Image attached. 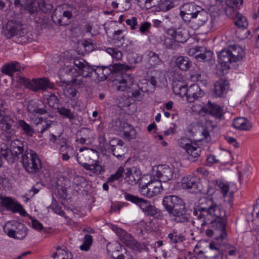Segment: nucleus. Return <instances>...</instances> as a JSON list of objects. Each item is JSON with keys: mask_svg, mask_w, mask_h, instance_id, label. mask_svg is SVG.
<instances>
[{"mask_svg": "<svg viewBox=\"0 0 259 259\" xmlns=\"http://www.w3.org/2000/svg\"><path fill=\"white\" fill-rule=\"evenodd\" d=\"M193 215L200 221L202 226L218 217H226V212L211 199L202 197L193 207Z\"/></svg>", "mask_w": 259, "mask_h": 259, "instance_id": "nucleus-1", "label": "nucleus"}, {"mask_svg": "<svg viewBox=\"0 0 259 259\" xmlns=\"http://www.w3.org/2000/svg\"><path fill=\"white\" fill-rule=\"evenodd\" d=\"M162 205L169 217L175 222L183 224L189 222V218L187 215L188 210L186 203L180 197L174 195L164 196Z\"/></svg>", "mask_w": 259, "mask_h": 259, "instance_id": "nucleus-2", "label": "nucleus"}, {"mask_svg": "<svg viewBox=\"0 0 259 259\" xmlns=\"http://www.w3.org/2000/svg\"><path fill=\"white\" fill-rule=\"evenodd\" d=\"M103 74L106 79L111 73L115 74V84L116 90L124 92L133 84V77L126 71L131 69V66L123 64H114L112 66H102Z\"/></svg>", "mask_w": 259, "mask_h": 259, "instance_id": "nucleus-3", "label": "nucleus"}, {"mask_svg": "<svg viewBox=\"0 0 259 259\" xmlns=\"http://www.w3.org/2000/svg\"><path fill=\"white\" fill-rule=\"evenodd\" d=\"M79 150L82 153L79 156L78 155L77 156L76 160L86 170L96 174H101L104 171L99 161L94 159L96 156V154L92 150H89L86 147L80 148Z\"/></svg>", "mask_w": 259, "mask_h": 259, "instance_id": "nucleus-4", "label": "nucleus"}, {"mask_svg": "<svg viewBox=\"0 0 259 259\" xmlns=\"http://www.w3.org/2000/svg\"><path fill=\"white\" fill-rule=\"evenodd\" d=\"M141 175V171L137 167L133 166L124 169L123 167L120 166L115 174L111 175L107 179V182L112 184L115 181L119 180L123 177L129 185H134L137 184L140 180Z\"/></svg>", "mask_w": 259, "mask_h": 259, "instance_id": "nucleus-5", "label": "nucleus"}, {"mask_svg": "<svg viewBox=\"0 0 259 259\" xmlns=\"http://www.w3.org/2000/svg\"><path fill=\"white\" fill-rule=\"evenodd\" d=\"M21 162L24 168L29 174L38 172L41 167V161L38 154L32 150H26L21 155Z\"/></svg>", "mask_w": 259, "mask_h": 259, "instance_id": "nucleus-6", "label": "nucleus"}, {"mask_svg": "<svg viewBox=\"0 0 259 259\" xmlns=\"http://www.w3.org/2000/svg\"><path fill=\"white\" fill-rule=\"evenodd\" d=\"M227 220V215L224 217H218L215 218L212 221L206 223L211 224V229H208L206 231V235L209 237L214 236V241H223L227 237V234L226 231V225Z\"/></svg>", "mask_w": 259, "mask_h": 259, "instance_id": "nucleus-7", "label": "nucleus"}, {"mask_svg": "<svg viewBox=\"0 0 259 259\" xmlns=\"http://www.w3.org/2000/svg\"><path fill=\"white\" fill-rule=\"evenodd\" d=\"M4 230L9 237L15 239L23 240L27 235L28 229L24 224L13 220L6 224Z\"/></svg>", "mask_w": 259, "mask_h": 259, "instance_id": "nucleus-8", "label": "nucleus"}, {"mask_svg": "<svg viewBox=\"0 0 259 259\" xmlns=\"http://www.w3.org/2000/svg\"><path fill=\"white\" fill-rule=\"evenodd\" d=\"M18 81L21 85L35 92L40 91H44L48 88L53 89L54 86L53 83L51 82L47 78L45 77L30 80L23 76H19Z\"/></svg>", "mask_w": 259, "mask_h": 259, "instance_id": "nucleus-9", "label": "nucleus"}, {"mask_svg": "<svg viewBox=\"0 0 259 259\" xmlns=\"http://www.w3.org/2000/svg\"><path fill=\"white\" fill-rule=\"evenodd\" d=\"M226 240L222 241H213L208 245V250L206 251L208 259H219L223 256L227 249L231 248Z\"/></svg>", "mask_w": 259, "mask_h": 259, "instance_id": "nucleus-10", "label": "nucleus"}, {"mask_svg": "<svg viewBox=\"0 0 259 259\" xmlns=\"http://www.w3.org/2000/svg\"><path fill=\"white\" fill-rule=\"evenodd\" d=\"M180 146L183 148L189 154V159L191 160H195V158L199 157L201 152V148L197 144L192 143L188 138H181L179 141Z\"/></svg>", "mask_w": 259, "mask_h": 259, "instance_id": "nucleus-11", "label": "nucleus"}, {"mask_svg": "<svg viewBox=\"0 0 259 259\" xmlns=\"http://www.w3.org/2000/svg\"><path fill=\"white\" fill-rule=\"evenodd\" d=\"M162 190L161 183L158 180L151 181L142 186L140 188L141 193L148 198L157 196L162 192Z\"/></svg>", "mask_w": 259, "mask_h": 259, "instance_id": "nucleus-12", "label": "nucleus"}, {"mask_svg": "<svg viewBox=\"0 0 259 259\" xmlns=\"http://www.w3.org/2000/svg\"><path fill=\"white\" fill-rule=\"evenodd\" d=\"M23 26L19 21L11 20L8 21L3 27L2 34L7 39L21 34Z\"/></svg>", "mask_w": 259, "mask_h": 259, "instance_id": "nucleus-13", "label": "nucleus"}, {"mask_svg": "<svg viewBox=\"0 0 259 259\" xmlns=\"http://www.w3.org/2000/svg\"><path fill=\"white\" fill-rule=\"evenodd\" d=\"M0 127L6 132L7 135L6 136L7 140L9 141L18 130L17 122L11 116H4L0 120Z\"/></svg>", "mask_w": 259, "mask_h": 259, "instance_id": "nucleus-14", "label": "nucleus"}, {"mask_svg": "<svg viewBox=\"0 0 259 259\" xmlns=\"http://www.w3.org/2000/svg\"><path fill=\"white\" fill-rule=\"evenodd\" d=\"M187 53L189 55L194 56L199 61H209L213 56L211 51L207 50L205 48L197 46L189 49Z\"/></svg>", "mask_w": 259, "mask_h": 259, "instance_id": "nucleus-15", "label": "nucleus"}, {"mask_svg": "<svg viewBox=\"0 0 259 259\" xmlns=\"http://www.w3.org/2000/svg\"><path fill=\"white\" fill-rule=\"evenodd\" d=\"M73 64L78 69V73L82 77L90 78L92 80L95 66H91L82 58H76L73 60Z\"/></svg>", "mask_w": 259, "mask_h": 259, "instance_id": "nucleus-16", "label": "nucleus"}, {"mask_svg": "<svg viewBox=\"0 0 259 259\" xmlns=\"http://www.w3.org/2000/svg\"><path fill=\"white\" fill-rule=\"evenodd\" d=\"M72 17V13L66 11L62 7L56 8L53 13L52 18L53 22L59 25L65 26L68 24V21Z\"/></svg>", "mask_w": 259, "mask_h": 259, "instance_id": "nucleus-17", "label": "nucleus"}, {"mask_svg": "<svg viewBox=\"0 0 259 259\" xmlns=\"http://www.w3.org/2000/svg\"><path fill=\"white\" fill-rule=\"evenodd\" d=\"M27 110L31 117L33 115H43L48 113L46 104L40 100H31L29 102Z\"/></svg>", "mask_w": 259, "mask_h": 259, "instance_id": "nucleus-18", "label": "nucleus"}, {"mask_svg": "<svg viewBox=\"0 0 259 259\" xmlns=\"http://www.w3.org/2000/svg\"><path fill=\"white\" fill-rule=\"evenodd\" d=\"M182 186L185 189H194L203 192L200 178L191 175L185 177L182 180Z\"/></svg>", "mask_w": 259, "mask_h": 259, "instance_id": "nucleus-19", "label": "nucleus"}, {"mask_svg": "<svg viewBox=\"0 0 259 259\" xmlns=\"http://www.w3.org/2000/svg\"><path fill=\"white\" fill-rule=\"evenodd\" d=\"M1 204L6 208L7 210L13 212H19L22 215H25L26 213L22 205L15 202L12 198L8 197H1Z\"/></svg>", "mask_w": 259, "mask_h": 259, "instance_id": "nucleus-20", "label": "nucleus"}, {"mask_svg": "<svg viewBox=\"0 0 259 259\" xmlns=\"http://www.w3.org/2000/svg\"><path fill=\"white\" fill-rule=\"evenodd\" d=\"M115 124L118 131L123 132V136L124 139L130 141L136 138V130L134 129V127L128 123L118 120L115 122Z\"/></svg>", "mask_w": 259, "mask_h": 259, "instance_id": "nucleus-21", "label": "nucleus"}, {"mask_svg": "<svg viewBox=\"0 0 259 259\" xmlns=\"http://www.w3.org/2000/svg\"><path fill=\"white\" fill-rule=\"evenodd\" d=\"M173 175L172 168L168 165L163 164L158 166L155 176L159 178L160 179L159 181L161 183V181L165 182L171 180Z\"/></svg>", "mask_w": 259, "mask_h": 259, "instance_id": "nucleus-22", "label": "nucleus"}, {"mask_svg": "<svg viewBox=\"0 0 259 259\" xmlns=\"http://www.w3.org/2000/svg\"><path fill=\"white\" fill-rule=\"evenodd\" d=\"M161 0H145V6L146 9H149L153 6H158L159 11H166L174 7V4L169 0H164L159 3Z\"/></svg>", "mask_w": 259, "mask_h": 259, "instance_id": "nucleus-23", "label": "nucleus"}, {"mask_svg": "<svg viewBox=\"0 0 259 259\" xmlns=\"http://www.w3.org/2000/svg\"><path fill=\"white\" fill-rule=\"evenodd\" d=\"M209 18L208 13L203 9H201L196 15L193 18L191 21L192 27L194 29H197L204 25Z\"/></svg>", "mask_w": 259, "mask_h": 259, "instance_id": "nucleus-24", "label": "nucleus"}, {"mask_svg": "<svg viewBox=\"0 0 259 259\" xmlns=\"http://www.w3.org/2000/svg\"><path fill=\"white\" fill-rule=\"evenodd\" d=\"M182 8L184 10L181 11L180 15L184 21H187L188 20L186 19L185 17L186 15H190V18L192 19L195 15L200 10L201 7L195 5L194 3H187L184 4L182 6Z\"/></svg>", "mask_w": 259, "mask_h": 259, "instance_id": "nucleus-25", "label": "nucleus"}, {"mask_svg": "<svg viewBox=\"0 0 259 259\" xmlns=\"http://www.w3.org/2000/svg\"><path fill=\"white\" fill-rule=\"evenodd\" d=\"M113 230L119 237L120 241L125 245L130 248L133 247L134 245L135 239L130 234L126 232L120 228L114 227Z\"/></svg>", "mask_w": 259, "mask_h": 259, "instance_id": "nucleus-26", "label": "nucleus"}, {"mask_svg": "<svg viewBox=\"0 0 259 259\" xmlns=\"http://www.w3.org/2000/svg\"><path fill=\"white\" fill-rule=\"evenodd\" d=\"M203 109L205 113L212 115L216 119H219L220 120H221L224 115L223 108L217 104L212 103L210 101L207 103L205 107L203 108Z\"/></svg>", "mask_w": 259, "mask_h": 259, "instance_id": "nucleus-27", "label": "nucleus"}, {"mask_svg": "<svg viewBox=\"0 0 259 259\" xmlns=\"http://www.w3.org/2000/svg\"><path fill=\"white\" fill-rule=\"evenodd\" d=\"M95 134L89 128H82L77 132L76 141L81 144H88L94 139Z\"/></svg>", "mask_w": 259, "mask_h": 259, "instance_id": "nucleus-28", "label": "nucleus"}, {"mask_svg": "<svg viewBox=\"0 0 259 259\" xmlns=\"http://www.w3.org/2000/svg\"><path fill=\"white\" fill-rule=\"evenodd\" d=\"M27 10L31 14H34L38 10L47 12L46 4L45 0H30L28 2Z\"/></svg>", "mask_w": 259, "mask_h": 259, "instance_id": "nucleus-29", "label": "nucleus"}, {"mask_svg": "<svg viewBox=\"0 0 259 259\" xmlns=\"http://www.w3.org/2000/svg\"><path fill=\"white\" fill-rule=\"evenodd\" d=\"M24 69V67L17 61H12L3 65L1 69L2 72L5 74L12 76L14 73L21 72Z\"/></svg>", "mask_w": 259, "mask_h": 259, "instance_id": "nucleus-30", "label": "nucleus"}, {"mask_svg": "<svg viewBox=\"0 0 259 259\" xmlns=\"http://www.w3.org/2000/svg\"><path fill=\"white\" fill-rule=\"evenodd\" d=\"M203 96V93L199 85L193 83L188 88L186 98L189 102H193Z\"/></svg>", "mask_w": 259, "mask_h": 259, "instance_id": "nucleus-31", "label": "nucleus"}, {"mask_svg": "<svg viewBox=\"0 0 259 259\" xmlns=\"http://www.w3.org/2000/svg\"><path fill=\"white\" fill-rule=\"evenodd\" d=\"M218 62L222 66L227 69L231 68V65L234 63L228 49H224L218 54Z\"/></svg>", "mask_w": 259, "mask_h": 259, "instance_id": "nucleus-32", "label": "nucleus"}, {"mask_svg": "<svg viewBox=\"0 0 259 259\" xmlns=\"http://www.w3.org/2000/svg\"><path fill=\"white\" fill-rule=\"evenodd\" d=\"M229 88L228 81L220 79L217 81L214 85L213 91L217 97H224Z\"/></svg>", "mask_w": 259, "mask_h": 259, "instance_id": "nucleus-33", "label": "nucleus"}, {"mask_svg": "<svg viewBox=\"0 0 259 259\" xmlns=\"http://www.w3.org/2000/svg\"><path fill=\"white\" fill-rule=\"evenodd\" d=\"M60 151L62 155V159L64 161H67L70 158L73 157H75L76 159L78 153L73 147L67 144H65L60 147Z\"/></svg>", "mask_w": 259, "mask_h": 259, "instance_id": "nucleus-34", "label": "nucleus"}, {"mask_svg": "<svg viewBox=\"0 0 259 259\" xmlns=\"http://www.w3.org/2000/svg\"><path fill=\"white\" fill-rule=\"evenodd\" d=\"M232 126L237 130L249 131L252 127V123L246 118L238 117L233 120Z\"/></svg>", "mask_w": 259, "mask_h": 259, "instance_id": "nucleus-35", "label": "nucleus"}, {"mask_svg": "<svg viewBox=\"0 0 259 259\" xmlns=\"http://www.w3.org/2000/svg\"><path fill=\"white\" fill-rule=\"evenodd\" d=\"M228 50H229L231 57L232 58L233 61L234 62H236L242 60L244 57V51L239 46H231L229 47Z\"/></svg>", "mask_w": 259, "mask_h": 259, "instance_id": "nucleus-36", "label": "nucleus"}, {"mask_svg": "<svg viewBox=\"0 0 259 259\" xmlns=\"http://www.w3.org/2000/svg\"><path fill=\"white\" fill-rule=\"evenodd\" d=\"M10 148L15 153V157H18L19 155H22L25 152L24 149V143L19 139L12 140L10 144Z\"/></svg>", "mask_w": 259, "mask_h": 259, "instance_id": "nucleus-37", "label": "nucleus"}, {"mask_svg": "<svg viewBox=\"0 0 259 259\" xmlns=\"http://www.w3.org/2000/svg\"><path fill=\"white\" fill-rule=\"evenodd\" d=\"M134 81L133 80V81ZM134 85L136 86L133 82V84L130 88L126 90V91H128L127 96L128 98H132L135 101H141L143 98L144 95V92L140 89H134V88L133 87ZM124 91H125V90Z\"/></svg>", "mask_w": 259, "mask_h": 259, "instance_id": "nucleus-38", "label": "nucleus"}, {"mask_svg": "<svg viewBox=\"0 0 259 259\" xmlns=\"http://www.w3.org/2000/svg\"><path fill=\"white\" fill-rule=\"evenodd\" d=\"M177 66L181 70H188L192 66V62L186 56H180L176 60Z\"/></svg>", "mask_w": 259, "mask_h": 259, "instance_id": "nucleus-39", "label": "nucleus"}, {"mask_svg": "<svg viewBox=\"0 0 259 259\" xmlns=\"http://www.w3.org/2000/svg\"><path fill=\"white\" fill-rule=\"evenodd\" d=\"M234 15L233 21L235 25L239 28L246 29L248 25L246 18L237 12H235Z\"/></svg>", "mask_w": 259, "mask_h": 259, "instance_id": "nucleus-40", "label": "nucleus"}, {"mask_svg": "<svg viewBox=\"0 0 259 259\" xmlns=\"http://www.w3.org/2000/svg\"><path fill=\"white\" fill-rule=\"evenodd\" d=\"M1 156L3 157L9 162L13 163L18 157H15V153L11 149H9L6 145L1 148Z\"/></svg>", "mask_w": 259, "mask_h": 259, "instance_id": "nucleus-41", "label": "nucleus"}, {"mask_svg": "<svg viewBox=\"0 0 259 259\" xmlns=\"http://www.w3.org/2000/svg\"><path fill=\"white\" fill-rule=\"evenodd\" d=\"M169 242L171 244H177L179 242H182L185 240L186 238L182 234H178V230L174 229L167 236Z\"/></svg>", "mask_w": 259, "mask_h": 259, "instance_id": "nucleus-42", "label": "nucleus"}, {"mask_svg": "<svg viewBox=\"0 0 259 259\" xmlns=\"http://www.w3.org/2000/svg\"><path fill=\"white\" fill-rule=\"evenodd\" d=\"M18 129L20 128L23 133L28 137H32L34 133L33 128L24 120H20L17 124Z\"/></svg>", "mask_w": 259, "mask_h": 259, "instance_id": "nucleus-43", "label": "nucleus"}, {"mask_svg": "<svg viewBox=\"0 0 259 259\" xmlns=\"http://www.w3.org/2000/svg\"><path fill=\"white\" fill-rule=\"evenodd\" d=\"M106 77L103 74L102 67L95 66L94 72L92 80L95 82H100L106 80Z\"/></svg>", "mask_w": 259, "mask_h": 259, "instance_id": "nucleus-44", "label": "nucleus"}, {"mask_svg": "<svg viewBox=\"0 0 259 259\" xmlns=\"http://www.w3.org/2000/svg\"><path fill=\"white\" fill-rule=\"evenodd\" d=\"M173 90L174 92L176 94L180 95L182 97H186L188 88L187 85L182 82H179L174 85Z\"/></svg>", "mask_w": 259, "mask_h": 259, "instance_id": "nucleus-45", "label": "nucleus"}, {"mask_svg": "<svg viewBox=\"0 0 259 259\" xmlns=\"http://www.w3.org/2000/svg\"><path fill=\"white\" fill-rule=\"evenodd\" d=\"M147 55L149 58V61L152 65L160 64L162 61L160 59L159 55L152 51L147 52Z\"/></svg>", "mask_w": 259, "mask_h": 259, "instance_id": "nucleus-46", "label": "nucleus"}, {"mask_svg": "<svg viewBox=\"0 0 259 259\" xmlns=\"http://www.w3.org/2000/svg\"><path fill=\"white\" fill-rule=\"evenodd\" d=\"M93 243V238L91 235L86 234L83 239V244L80 246L81 250L88 251L89 250Z\"/></svg>", "mask_w": 259, "mask_h": 259, "instance_id": "nucleus-47", "label": "nucleus"}, {"mask_svg": "<svg viewBox=\"0 0 259 259\" xmlns=\"http://www.w3.org/2000/svg\"><path fill=\"white\" fill-rule=\"evenodd\" d=\"M57 111L61 116L69 119L70 121L74 118L73 113L69 109L65 107H58L57 108Z\"/></svg>", "mask_w": 259, "mask_h": 259, "instance_id": "nucleus-48", "label": "nucleus"}, {"mask_svg": "<svg viewBox=\"0 0 259 259\" xmlns=\"http://www.w3.org/2000/svg\"><path fill=\"white\" fill-rule=\"evenodd\" d=\"M106 52L110 55L112 57L116 60H120L122 57V52L116 48H108Z\"/></svg>", "mask_w": 259, "mask_h": 259, "instance_id": "nucleus-49", "label": "nucleus"}, {"mask_svg": "<svg viewBox=\"0 0 259 259\" xmlns=\"http://www.w3.org/2000/svg\"><path fill=\"white\" fill-rule=\"evenodd\" d=\"M39 122L36 123L38 127L37 131L39 133H43L45 131L50 127L51 124L43 120L42 117L39 118Z\"/></svg>", "mask_w": 259, "mask_h": 259, "instance_id": "nucleus-50", "label": "nucleus"}, {"mask_svg": "<svg viewBox=\"0 0 259 259\" xmlns=\"http://www.w3.org/2000/svg\"><path fill=\"white\" fill-rule=\"evenodd\" d=\"M66 84L72 85L76 88H82L84 86V83L82 79L75 78L70 81H64Z\"/></svg>", "mask_w": 259, "mask_h": 259, "instance_id": "nucleus-51", "label": "nucleus"}, {"mask_svg": "<svg viewBox=\"0 0 259 259\" xmlns=\"http://www.w3.org/2000/svg\"><path fill=\"white\" fill-rule=\"evenodd\" d=\"M123 144H120L113 149L110 150L114 156L117 157H121L124 155L125 152V148L123 147Z\"/></svg>", "mask_w": 259, "mask_h": 259, "instance_id": "nucleus-52", "label": "nucleus"}, {"mask_svg": "<svg viewBox=\"0 0 259 259\" xmlns=\"http://www.w3.org/2000/svg\"><path fill=\"white\" fill-rule=\"evenodd\" d=\"M124 197L126 200L130 201L131 202L137 205L138 203H140V200L141 199L138 196L132 195L127 192H124Z\"/></svg>", "mask_w": 259, "mask_h": 259, "instance_id": "nucleus-53", "label": "nucleus"}, {"mask_svg": "<svg viewBox=\"0 0 259 259\" xmlns=\"http://www.w3.org/2000/svg\"><path fill=\"white\" fill-rule=\"evenodd\" d=\"M244 0H226V5L232 8H240L243 5Z\"/></svg>", "mask_w": 259, "mask_h": 259, "instance_id": "nucleus-54", "label": "nucleus"}, {"mask_svg": "<svg viewBox=\"0 0 259 259\" xmlns=\"http://www.w3.org/2000/svg\"><path fill=\"white\" fill-rule=\"evenodd\" d=\"M120 144H124L122 140L118 138L113 139L109 141L108 149L110 150Z\"/></svg>", "mask_w": 259, "mask_h": 259, "instance_id": "nucleus-55", "label": "nucleus"}, {"mask_svg": "<svg viewBox=\"0 0 259 259\" xmlns=\"http://www.w3.org/2000/svg\"><path fill=\"white\" fill-rule=\"evenodd\" d=\"M59 100L56 97V96L52 94H51L49 98L48 99V103L49 104L50 106L52 107H55L56 105H57L59 104Z\"/></svg>", "mask_w": 259, "mask_h": 259, "instance_id": "nucleus-56", "label": "nucleus"}, {"mask_svg": "<svg viewBox=\"0 0 259 259\" xmlns=\"http://www.w3.org/2000/svg\"><path fill=\"white\" fill-rule=\"evenodd\" d=\"M135 243H134V245L133 247H131V248L137 249L139 251H142L143 250L146 251L148 249L146 243L138 242L136 240H135Z\"/></svg>", "mask_w": 259, "mask_h": 259, "instance_id": "nucleus-57", "label": "nucleus"}, {"mask_svg": "<svg viewBox=\"0 0 259 259\" xmlns=\"http://www.w3.org/2000/svg\"><path fill=\"white\" fill-rule=\"evenodd\" d=\"M127 25L130 26L132 30H135L137 28L138 25L137 19L136 17H133L131 19H127L125 21Z\"/></svg>", "mask_w": 259, "mask_h": 259, "instance_id": "nucleus-58", "label": "nucleus"}, {"mask_svg": "<svg viewBox=\"0 0 259 259\" xmlns=\"http://www.w3.org/2000/svg\"><path fill=\"white\" fill-rule=\"evenodd\" d=\"M124 35L123 34V31L122 30H118L114 31L112 39L115 41H120L124 39Z\"/></svg>", "mask_w": 259, "mask_h": 259, "instance_id": "nucleus-59", "label": "nucleus"}, {"mask_svg": "<svg viewBox=\"0 0 259 259\" xmlns=\"http://www.w3.org/2000/svg\"><path fill=\"white\" fill-rule=\"evenodd\" d=\"M175 40L178 42L183 43L186 41L187 38L184 36V33L182 31H177Z\"/></svg>", "mask_w": 259, "mask_h": 259, "instance_id": "nucleus-60", "label": "nucleus"}, {"mask_svg": "<svg viewBox=\"0 0 259 259\" xmlns=\"http://www.w3.org/2000/svg\"><path fill=\"white\" fill-rule=\"evenodd\" d=\"M218 186L221 189L223 196H226L229 189V186L227 184L221 182H219Z\"/></svg>", "mask_w": 259, "mask_h": 259, "instance_id": "nucleus-61", "label": "nucleus"}, {"mask_svg": "<svg viewBox=\"0 0 259 259\" xmlns=\"http://www.w3.org/2000/svg\"><path fill=\"white\" fill-rule=\"evenodd\" d=\"M139 202L140 203H138V206H139L140 208L142 209L144 212L146 210V209L147 208V207L149 206V204H150V202L143 198H141L140 199Z\"/></svg>", "mask_w": 259, "mask_h": 259, "instance_id": "nucleus-62", "label": "nucleus"}, {"mask_svg": "<svg viewBox=\"0 0 259 259\" xmlns=\"http://www.w3.org/2000/svg\"><path fill=\"white\" fill-rule=\"evenodd\" d=\"M150 27L151 24L148 22L142 23L140 27V31L142 33L148 32Z\"/></svg>", "mask_w": 259, "mask_h": 259, "instance_id": "nucleus-63", "label": "nucleus"}, {"mask_svg": "<svg viewBox=\"0 0 259 259\" xmlns=\"http://www.w3.org/2000/svg\"><path fill=\"white\" fill-rule=\"evenodd\" d=\"M144 212L148 215L153 216L157 213V211L155 207L150 204Z\"/></svg>", "mask_w": 259, "mask_h": 259, "instance_id": "nucleus-64", "label": "nucleus"}]
</instances>
